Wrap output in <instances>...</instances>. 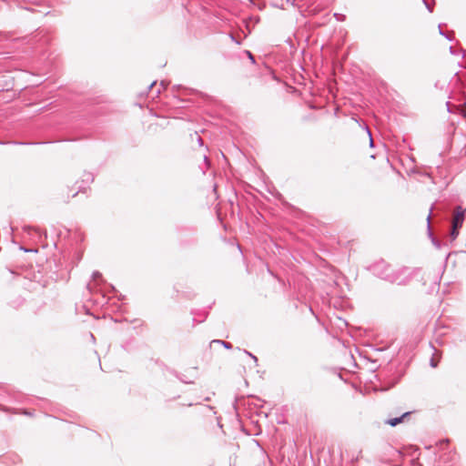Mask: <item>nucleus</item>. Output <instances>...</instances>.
I'll list each match as a JSON object with an SVG mask.
<instances>
[{
    "label": "nucleus",
    "instance_id": "nucleus-1",
    "mask_svg": "<svg viewBox=\"0 0 466 466\" xmlns=\"http://www.w3.org/2000/svg\"><path fill=\"white\" fill-rule=\"evenodd\" d=\"M465 218V209L461 207L455 208L453 211L452 218V229H451V237L452 238H456L459 235V229L462 227L463 221Z\"/></svg>",
    "mask_w": 466,
    "mask_h": 466
},
{
    "label": "nucleus",
    "instance_id": "nucleus-2",
    "mask_svg": "<svg viewBox=\"0 0 466 466\" xmlns=\"http://www.w3.org/2000/svg\"><path fill=\"white\" fill-rule=\"evenodd\" d=\"M411 414V411L404 412L401 416L398 418L389 419L385 421L386 424L395 427L400 423H402L405 421V420Z\"/></svg>",
    "mask_w": 466,
    "mask_h": 466
}]
</instances>
